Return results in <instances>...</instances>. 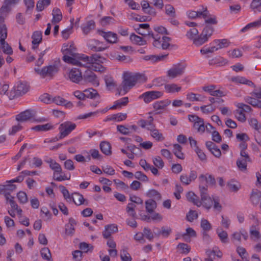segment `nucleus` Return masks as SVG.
<instances>
[{"label":"nucleus","instance_id":"1","mask_svg":"<svg viewBox=\"0 0 261 261\" xmlns=\"http://www.w3.org/2000/svg\"><path fill=\"white\" fill-rule=\"evenodd\" d=\"M147 80V77L144 74L139 73L124 72L123 81L120 85L119 90V94H125L132 88L137 82L144 83Z\"/></svg>","mask_w":261,"mask_h":261},{"label":"nucleus","instance_id":"2","mask_svg":"<svg viewBox=\"0 0 261 261\" xmlns=\"http://www.w3.org/2000/svg\"><path fill=\"white\" fill-rule=\"evenodd\" d=\"M59 70V67L57 64H52L43 67L40 69L35 68V71L42 78L51 79Z\"/></svg>","mask_w":261,"mask_h":261},{"label":"nucleus","instance_id":"3","mask_svg":"<svg viewBox=\"0 0 261 261\" xmlns=\"http://www.w3.org/2000/svg\"><path fill=\"white\" fill-rule=\"evenodd\" d=\"M214 31V28L211 25H207L204 29L201 34L198 36L197 39L194 41V44L197 46H200L207 42L212 36Z\"/></svg>","mask_w":261,"mask_h":261},{"label":"nucleus","instance_id":"4","mask_svg":"<svg viewBox=\"0 0 261 261\" xmlns=\"http://www.w3.org/2000/svg\"><path fill=\"white\" fill-rule=\"evenodd\" d=\"M29 89L30 86L27 83L19 82L17 85L11 90L9 97L10 99H12L15 97L22 96L27 93Z\"/></svg>","mask_w":261,"mask_h":261},{"label":"nucleus","instance_id":"5","mask_svg":"<svg viewBox=\"0 0 261 261\" xmlns=\"http://www.w3.org/2000/svg\"><path fill=\"white\" fill-rule=\"evenodd\" d=\"M200 194L201 196L200 203L204 208L210 210L213 205V200L207 194V185L205 186L199 185Z\"/></svg>","mask_w":261,"mask_h":261},{"label":"nucleus","instance_id":"6","mask_svg":"<svg viewBox=\"0 0 261 261\" xmlns=\"http://www.w3.org/2000/svg\"><path fill=\"white\" fill-rule=\"evenodd\" d=\"M76 127V124L70 121L65 122L60 124L59 139H63L68 135Z\"/></svg>","mask_w":261,"mask_h":261},{"label":"nucleus","instance_id":"7","mask_svg":"<svg viewBox=\"0 0 261 261\" xmlns=\"http://www.w3.org/2000/svg\"><path fill=\"white\" fill-rule=\"evenodd\" d=\"M185 68L186 66L183 64H178L174 65L168 70L167 76L170 79L176 78L184 74Z\"/></svg>","mask_w":261,"mask_h":261},{"label":"nucleus","instance_id":"8","mask_svg":"<svg viewBox=\"0 0 261 261\" xmlns=\"http://www.w3.org/2000/svg\"><path fill=\"white\" fill-rule=\"evenodd\" d=\"M162 93L158 91H151L146 92L139 96V98H143L145 103H149L153 100L161 97Z\"/></svg>","mask_w":261,"mask_h":261},{"label":"nucleus","instance_id":"9","mask_svg":"<svg viewBox=\"0 0 261 261\" xmlns=\"http://www.w3.org/2000/svg\"><path fill=\"white\" fill-rule=\"evenodd\" d=\"M36 111L33 110H27L16 116V120L18 122H25L35 117Z\"/></svg>","mask_w":261,"mask_h":261},{"label":"nucleus","instance_id":"10","mask_svg":"<svg viewBox=\"0 0 261 261\" xmlns=\"http://www.w3.org/2000/svg\"><path fill=\"white\" fill-rule=\"evenodd\" d=\"M83 80L85 82L90 83L95 86H98L99 84L96 74L90 69H87L83 75Z\"/></svg>","mask_w":261,"mask_h":261},{"label":"nucleus","instance_id":"11","mask_svg":"<svg viewBox=\"0 0 261 261\" xmlns=\"http://www.w3.org/2000/svg\"><path fill=\"white\" fill-rule=\"evenodd\" d=\"M197 177V173L196 171L192 170L189 175L186 174H182L180 176V180L185 186L189 185L192 181H194Z\"/></svg>","mask_w":261,"mask_h":261},{"label":"nucleus","instance_id":"12","mask_svg":"<svg viewBox=\"0 0 261 261\" xmlns=\"http://www.w3.org/2000/svg\"><path fill=\"white\" fill-rule=\"evenodd\" d=\"M70 80L74 83H78L83 80L81 71L77 68L72 69L68 75Z\"/></svg>","mask_w":261,"mask_h":261},{"label":"nucleus","instance_id":"13","mask_svg":"<svg viewBox=\"0 0 261 261\" xmlns=\"http://www.w3.org/2000/svg\"><path fill=\"white\" fill-rule=\"evenodd\" d=\"M98 33L102 36L107 42L110 43H115L117 40V35L111 32H105L102 31L98 30Z\"/></svg>","mask_w":261,"mask_h":261},{"label":"nucleus","instance_id":"14","mask_svg":"<svg viewBox=\"0 0 261 261\" xmlns=\"http://www.w3.org/2000/svg\"><path fill=\"white\" fill-rule=\"evenodd\" d=\"M203 9L201 14L202 17L205 20V22L208 24H216L218 22L216 17L210 14L206 8Z\"/></svg>","mask_w":261,"mask_h":261},{"label":"nucleus","instance_id":"15","mask_svg":"<svg viewBox=\"0 0 261 261\" xmlns=\"http://www.w3.org/2000/svg\"><path fill=\"white\" fill-rule=\"evenodd\" d=\"M101 44L100 41L97 40H91L88 41L87 44L88 47L91 50L94 51H101L105 50L107 47L99 46Z\"/></svg>","mask_w":261,"mask_h":261},{"label":"nucleus","instance_id":"16","mask_svg":"<svg viewBox=\"0 0 261 261\" xmlns=\"http://www.w3.org/2000/svg\"><path fill=\"white\" fill-rule=\"evenodd\" d=\"M32 49L35 50L38 45L41 42L42 39V34L41 31H35L32 36Z\"/></svg>","mask_w":261,"mask_h":261},{"label":"nucleus","instance_id":"17","mask_svg":"<svg viewBox=\"0 0 261 261\" xmlns=\"http://www.w3.org/2000/svg\"><path fill=\"white\" fill-rule=\"evenodd\" d=\"M71 199H72L74 203L77 205H81L82 204L88 205L89 204L88 200L84 199L83 196L79 193L75 192L73 193Z\"/></svg>","mask_w":261,"mask_h":261},{"label":"nucleus","instance_id":"18","mask_svg":"<svg viewBox=\"0 0 261 261\" xmlns=\"http://www.w3.org/2000/svg\"><path fill=\"white\" fill-rule=\"evenodd\" d=\"M118 231L117 226L115 224L107 225L105 226V230L102 232L104 238H109L111 234Z\"/></svg>","mask_w":261,"mask_h":261},{"label":"nucleus","instance_id":"19","mask_svg":"<svg viewBox=\"0 0 261 261\" xmlns=\"http://www.w3.org/2000/svg\"><path fill=\"white\" fill-rule=\"evenodd\" d=\"M170 103L171 101L169 99L156 101L153 103V107L155 110L158 111V113H160L162 110H164Z\"/></svg>","mask_w":261,"mask_h":261},{"label":"nucleus","instance_id":"20","mask_svg":"<svg viewBox=\"0 0 261 261\" xmlns=\"http://www.w3.org/2000/svg\"><path fill=\"white\" fill-rule=\"evenodd\" d=\"M231 80L232 82L236 83L245 84L248 85L250 87H255V85L252 81L247 80V79L243 76H238L232 77Z\"/></svg>","mask_w":261,"mask_h":261},{"label":"nucleus","instance_id":"21","mask_svg":"<svg viewBox=\"0 0 261 261\" xmlns=\"http://www.w3.org/2000/svg\"><path fill=\"white\" fill-rule=\"evenodd\" d=\"M244 101L251 105L254 108L261 109V100L250 96H246L244 97Z\"/></svg>","mask_w":261,"mask_h":261},{"label":"nucleus","instance_id":"22","mask_svg":"<svg viewBox=\"0 0 261 261\" xmlns=\"http://www.w3.org/2000/svg\"><path fill=\"white\" fill-rule=\"evenodd\" d=\"M95 27V23L94 20H91L81 26L83 33L85 35L88 34Z\"/></svg>","mask_w":261,"mask_h":261},{"label":"nucleus","instance_id":"23","mask_svg":"<svg viewBox=\"0 0 261 261\" xmlns=\"http://www.w3.org/2000/svg\"><path fill=\"white\" fill-rule=\"evenodd\" d=\"M186 197L189 201L192 202L198 207L201 205V203H200L198 196L194 192L192 191L188 192L186 194Z\"/></svg>","mask_w":261,"mask_h":261},{"label":"nucleus","instance_id":"24","mask_svg":"<svg viewBox=\"0 0 261 261\" xmlns=\"http://www.w3.org/2000/svg\"><path fill=\"white\" fill-rule=\"evenodd\" d=\"M199 179L200 180V185H202V184L205 181L206 184L208 185L214 186L216 183V180L213 176L212 175H208L207 177L206 175L201 174L199 176Z\"/></svg>","mask_w":261,"mask_h":261},{"label":"nucleus","instance_id":"25","mask_svg":"<svg viewBox=\"0 0 261 261\" xmlns=\"http://www.w3.org/2000/svg\"><path fill=\"white\" fill-rule=\"evenodd\" d=\"M147 129L150 131L151 136L157 141H163L165 139L163 135L160 133L158 129L154 128L147 127Z\"/></svg>","mask_w":261,"mask_h":261},{"label":"nucleus","instance_id":"26","mask_svg":"<svg viewBox=\"0 0 261 261\" xmlns=\"http://www.w3.org/2000/svg\"><path fill=\"white\" fill-rule=\"evenodd\" d=\"M52 15L53 19L51 20V22L53 23H57L62 19V13L60 10L57 8H55L53 10Z\"/></svg>","mask_w":261,"mask_h":261},{"label":"nucleus","instance_id":"27","mask_svg":"<svg viewBox=\"0 0 261 261\" xmlns=\"http://www.w3.org/2000/svg\"><path fill=\"white\" fill-rule=\"evenodd\" d=\"M127 118V114L126 113H117L113 114L111 117L107 118L105 121L113 120L116 122H120L124 120Z\"/></svg>","mask_w":261,"mask_h":261},{"label":"nucleus","instance_id":"28","mask_svg":"<svg viewBox=\"0 0 261 261\" xmlns=\"http://www.w3.org/2000/svg\"><path fill=\"white\" fill-rule=\"evenodd\" d=\"M130 40L133 43L138 45H144L146 44L145 40L135 34H132L130 35Z\"/></svg>","mask_w":261,"mask_h":261},{"label":"nucleus","instance_id":"29","mask_svg":"<svg viewBox=\"0 0 261 261\" xmlns=\"http://www.w3.org/2000/svg\"><path fill=\"white\" fill-rule=\"evenodd\" d=\"M99 146L103 153L107 155L111 154V146L109 142L106 141L101 142Z\"/></svg>","mask_w":261,"mask_h":261},{"label":"nucleus","instance_id":"30","mask_svg":"<svg viewBox=\"0 0 261 261\" xmlns=\"http://www.w3.org/2000/svg\"><path fill=\"white\" fill-rule=\"evenodd\" d=\"M85 92V98L91 99H95L99 98L100 96L97 91L93 88H89L84 91Z\"/></svg>","mask_w":261,"mask_h":261},{"label":"nucleus","instance_id":"31","mask_svg":"<svg viewBox=\"0 0 261 261\" xmlns=\"http://www.w3.org/2000/svg\"><path fill=\"white\" fill-rule=\"evenodd\" d=\"M128 102V98L127 97H123L114 102V105L110 107V109H116L120 108L123 106H125Z\"/></svg>","mask_w":261,"mask_h":261},{"label":"nucleus","instance_id":"32","mask_svg":"<svg viewBox=\"0 0 261 261\" xmlns=\"http://www.w3.org/2000/svg\"><path fill=\"white\" fill-rule=\"evenodd\" d=\"M214 44H216L217 50L219 49L226 47L229 46L230 42L226 39H217L213 41Z\"/></svg>","mask_w":261,"mask_h":261},{"label":"nucleus","instance_id":"33","mask_svg":"<svg viewBox=\"0 0 261 261\" xmlns=\"http://www.w3.org/2000/svg\"><path fill=\"white\" fill-rule=\"evenodd\" d=\"M110 109H111L110 108L106 107L101 110H98L95 112H90L89 113L85 114L84 115H81L79 116V119H87L90 117H94V116H96L97 115V114L99 112L103 114V113L107 112Z\"/></svg>","mask_w":261,"mask_h":261},{"label":"nucleus","instance_id":"34","mask_svg":"<svg viewBox=\"0 0 261 261\" xmlns=\"http://www.w3.org/2000/svg\"><path fill=\"white\" fill-rule=\"evenodd\" d=\"M196 237V231L192 228L189 227L186 229V233L182 234V237L184 240L186 242L190 241V237Z\"/></svg>","mask_w":261,"mask_h":261},{"label":"nucleus","instance_id":"35","mask_svg":"<svg viewBox=\"0 0 261 261\" xmlns=\"http://www.w3.org/2000/svg\"><path fill=\"white\" fill-rule=\"evenodd\" d=\"M167 55H147L142 57V59L145 61H150L154 63L159 61L163 60Z\"/></svg>","mask_w":261,"mask_h":261},{"label":"nucleus","instance_id":"36","mask_svg":"<svg viewBox=\"0 0 261 261\" xmlns=\"http://www.w3.org/2000/svg\"><path fill=\"white\" fill-rule=\"evenodd\" d=\"M156 207V203L154 200L148 199L145 201V208L148 213H152Z\"/></svg>","mask_w":261,"mask_h":261},{"label":"nucleus","instance_id":"37","mask_svg":"<svg viewBox=\"0 0 261 261\" xmlns=\"http://www.w3.org/2000/svg\"><path fill=\"white\" fill-rule=\"evenodd\" d=\"M147 196L153 198V200L159 201L162 199L161 194L156 190L151 189L147 192Z\"/></svg>","mask_w":261,"mask_h":261},{"label":"nucleus","instance_id":"38","mask_svg":"<svg viewBox=\"0 0 261 261\" xmlns=\"http://www.w3.org/2000/svg\"><path fill=\"white\" fill-rule=\"evenodd\" d=\"M227 60L221 57L215 58L209 60L208 64L210 65H214L218 64L219 66L225 65L227 63Z\"/></svg>","mask_w":261,"mask_h":261},{"label":"nucleus","instance_id":"39","mask_svg":"<svg viewBox=\"0 0 261 261\" xmlns=\"http://www.w3.org/2000/svg\"><path fill=\"white\" fill-rule=\"evenodd\" d=\"M193 127L197 129L199 133H203L205 131L204 120L202 118H199V120L195 122Z\"/></svg>","mask_w":261,"mask_h":261},{"label":"nucleus","instance_id":"40","mask_svg":"<svg viewBox=\"0 0 261 261\" xmlns=\"http://www.w3.org/2000/svg\"><path fill=\"white\" fill-rule=\"evenodd\" d=\"M228 189L232 192H237L241 188L240 184L234 180H231L227 182Z\"/></svg>","mask_w":261,"mask_h":261},{"label":"nucleus","instance_id":"41","mask_svg":"<svg viewBox=\"0 0 261 261\" xmlns=\"http://www.w3.org/2000/svg\"><path fill=\"white\" fill-rule=\"evenodd\" d=\"M165 89L168 93L178 92L181 90V87L175 84H166Z\"/></svg>","mask_w":261,"mask_h":261},{"label":"nucleus","instance_id":"42","mask_svg":"<svg viewBox=\"0 0 261 261\" xmlns=\"http://www.w3.org/2000/svg\"><path fill=\"white\" fill-rule=\"evenodd\" d=\"M53 126L50 123H46L42 125H37L33 127L32 129L33 130L41 132V131H47L52 129Z\"/></svg>","mask_w":261,"mask_h":261},{"label":"nucleus","instance_id":"43","mask_svg":"<svg viewBox=\"0 0 261 261\" xmlns=\"http://www.w3.org/2000/svg\"><path fill=\"white\" fill-rule=\"evenodd\" d=\"M70 57L69 56H64L63 57V60L68 63L72 64L74 65L79 66V64H80V56L77 57V59Z\"/></svg>","mask_w":261,"mask_h":261},{"label":"nucleus","instance_id":"44","mask_svg":"<svg viewBox=\"0 0 261 261\" xmlns=\"http://www.w3.org/2000/svg\"><path fill=\"white\" fill-rule=\"evenodd\" d=\"M7 37V29L5 24H0V43L5 42Z\"/></svg>","mask_w":261,"mask_h":261},{"label":"nucleus","instance_id":"45","mask_svg":"<svg viewBox=\"0 0 261 261\" xmlns=\"http://www.w3.org/2000/svg\"><path fill=\"white\" fill-rule=\"evenodd\" d=\"M236 251L239 256L241 257L242 260L248 261V253L244 247L239 246L237 247Z\"/></svg>","mask_w":261,"mask_h":261},{"label":"nucleus","instance_id":"46","mask_svg":"<svg viewBox=\"0 0 261 261\" xmlns=\"http://www.w3.org/2000/svg\"><path fill=\"white\" fill-rule=\"evenodd\" d=\"M165 12L169 17H176L175 9L171 5L168 4L165 5Z\"/></svg>","mask_w":261,"mask_h":261},{"label":"nucleus","instance_id":"47","mask_svg":"<svg viewBox=\"0 0 261 261\" xmlns=\"http://www.w3.org/2000/svg\"><path fill=\"white\" fill-rule=\"evenodd\" d=\"M261 27V18L255 21L254 22L248 23L245 27H244L242 30V32H245L247 30H249L251 28H259Z\"/></svg>","mask_w":261,"mask_h":261},{"label":"nucleus","instance_id":"48","mask_svg":"<svg viewBox=\"0 0 261 261\" xmlns=\"http://www.w3.org/2000/svg\"><path fill=\"white\" fill-rule=\"evenodd\" d=\"M182 147L178 144H174L173 145V152L175 156L180 159H184V154L181 152Z\"/></svg>","mask_w":261,"mask_h":261},{"label":"nucleus","instance_id":"49","mask_svg":"<svg viewBox=\"0 0 261 261\" xmlns=\"http://www.w3.org/2000/svg\"><path fill=\"white\" fill-rule=\"evenodd\" d=\"M250 8L254 13L261 12V0H253Z\"/></svg>","mask_w":261,"mask_h":261},{"label":"nucleus","instance_id":"50","mask_svg":"<svg viewBox=\"0 0 261 261\" xmlns=\"http://www.w3.org/2000/svg\"><path fill=\"white\" fill-rule=\"evenodd\" d=\"M42 257L46 260L50 261L51 258V254L48 248L44 247L40 251Z\"/></svg>","mask_w":261,"mask_h":261},{"label":"nucleus","instance_id":"51","mask_svg":"<svg viewBox=\"0 0 261 261\" xmlns=\"http://www.w3.org/2000/svg\"><path fill=\"white\" fill-rule=\"evenodd\" d=\"M136 205L133 203H128L126 207V211L128 214L133 218L136 217V213L135 211Z\"/></svg>","mask_w":261,"mask_h":261},{"label":"nucleus","instance_id":"52","mask_svg":"<svg viewBox=\"0 0 261 261\" xmlns=\"http://www.w3.org/2000/svg\"><path fill=\"white\" fill-rule=\"evenodd\" d=\"M50 4V0H41L37 3L36 10L38 11H42L45 6H48Z\"/></svg>","mask_w":261,"mask_h":261},{"label":"nucleus","instance_id":"53","mask_svg":"<svg viewBox=\"0 0 261 261\" xmlns=\"http://www.w3.org/2000/svg\"><path fill=\"white\" fill-rule=\"evenodd\" d=\"M249 123L253 128L257 130L258 133L261 132V124L258 123L256 119L253 118H251L249 120Z\"/></svg>","mask_w":261,"mask_h":261},{"label":"nucleus","instance_id":"54","mask_svg":"<svg viewBox=\"0 0 261 261\" xmlns=\"http://www.w3.org/2000/svg\"><path fill=\"white\" fill-rule=\"evenodd\" d=\"M261 197V193L258 191H253L250 196V200L254 204H256L258 203L259 199Z\"/></svg>","mask_w":261,"mask_h":261},{"label":"nucleus","instance_id":"55","mask_svg":"<svg viewBox=\"0 0 261 261\" xmlns=\"http://www.w3.org/2000/svg\"><path fill=\"white\" fill-rule=\"evenodd\" d=\"M200 109L203 114H208L213 113L215 110L216 108L212 104H210L202 106L200 107Z\"/></svg>","mask_w":261,"mask_h":261},{"label":"nucleus","instance_id":"56","mask_svg":"<svg viewBox=\"0 0 261 261\" xmlns=\"http://www.w3.org/2000/svg\"><path fill=\"white\" fill-rule=\"evenodd\" d=\"M242 230L233 232L231 235V240L234 244L239 245L241 242Z\"/></svg>","mask_w":261,"mask_h":261},{"label":"nucleus","instance_id":"57","mask_svg":"<svg viewBox=\"0 0 261 261\" xmlns=\"http://www.w3.org/2000/svg\"><path fill=\"white\" fill-rule=\"evenodd\" d=\"M198 34V31L196 28L191 29L189 31L187 32L186 36L187 37L194 41L195 39H197Z\"/></svg>","mask_w":261,"mask_h":261},{"label":"nucleus","instance_id":"58","mask_svg":"<svg viewBox=\"0 0 261 261\" xmlns=\"http://www.w3.org/2000/svg\"><path fill=\"white\" fill-rule=\"evenodd\" d=\"M1 47L3 49V52L7 55H10L13 54V49L9 44L5 40L4 43H0Z\"/></svg>","mask_w":261,"mask_h":261},{"label":"nucleus","instance_id":"59","mask_svg":"<svg viewBox=\"0 0 261 261\" xmlns=\"http://www.w3.org/2000/svg\"><path fill=\"white\" fill-rule=\"evenodd\" d=\"M86 57H87V56L85 55H82L80 56V64H79V66L87 68L90 67L91 64L90 62L87 61V59H85Z\"/></svg>","mask_w":261,"mask_h":261},{"label":"nucleus","instance_id":"60","mask_svg":"<svg viewBox=\"0 0 261 261\" xmlns=\"http://www.w3.org/2000/svg\"><path fill=\"white\" fill-rule=\"evenodd\" d=\"M217 234L221 240V241L223 243H228V234L226 231L224 230L219 231L218 229L217 231Z\"/></svg>","mask_w":261,"mask_h":261},{"label":"nucleus","instance_id":"61","mask_svg":"<svg viewBox=\"0 0 261 261\" xmlns=\"http://www.w3.org/2000/svg\"><path fill=\"white\" fill-rule=\"evenodd\" d=\"M248 161H246L243 159L240 158L237 161V165L238 167L241 171H245L247 169V162Z\"/></svg>","mask_w":261,"mask_h":261},{"label":"nucleus","instance_id":"62","mask_svg":"<svg viewBox=\"0 0 261 261\" xmlns=\"http://www.w3.org/2000/svg\"><path fill=\"white\" fill-rule=\"evenodd\" d=\"M153 163L154 166L159 168L162 169L164 166V163L161 158L159 156L153 158Z\"/></svg>","mask_w":261,"mask_h":261},{"label":"nucleus","instance_id":"63","mask_svg":"<svg viewBox=\"0 0 261 261\" xmlns=\"http://www.w3.org/2000/svg\"><path fill=\"white\" fill-rule=\"evenodd\" d=\"M120 257L122 261H132V258L126 249H122L121 251Z\"/></svg>","mask_w":261,"mask_h":261},{"label":"nucleus","instance_id":"64","mask_svg":"<svg viewBox=\"0 0 261 261\" xmlns=\"http://www.w3.org/2000/svg\"><path fill=\"white\" fill-rule=\"evenodd\" d=\"M254 89L250 93V96L254 97L257 99H261V87H254Z\"/></svg>","mask_w":261,"mask_h":261}]
</instances>
